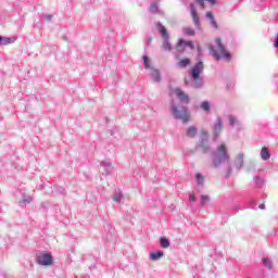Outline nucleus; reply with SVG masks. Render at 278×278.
<instances>
[{"label":"nucleus","instance_id":"14","mask_svg":"<svg viewBox=\"0 0 278 278\" xmlns=\"http://www.w3.org/2000/svg\"><path fill=\"white\" fill-rule=\"evenodd\" d=\"M161 247L162 249H168L170 247V241L166 237L161 238Z\"/></svg>","mask_w":278,"mask_h":278},{"label":"nucleus","instance_id":"21","mask_svg":"<svg viewBox=\"0 0 278 278\" xmlns=\"http://www.w3.org/2000/svg\"><path fill=\"white\" fill-rule=\"evenodd\" d=\"M121 199H123V194H121V193H115L113 195V201H115V203H118V201H121Z\"/></svg>","mask_w":278,"mask_h":278},{"label":"nucleus","instance_id":"18","mask_svg":"<svg viewBox=\"0 0 278 278\" xmlns=\"http://www.w3.org/2000/svg\"><path fill=\"white\" fill-rule=\"evenodd\" d=\"M184 33L186 34V36H194V29L190 28V27H185L184 28Z\"/></svg>","mask_w":278,"mask_h":278},{"label":"nucleus","instance_id":"8","mask_svg":"<svg viewBox=\"0 0 278 278\" xmlns=\"http://www.w3.org/2000/svg\"><path fill=\"white\" fill-rule=\"evenodd\" d=\"M222 131H223V121L217 119L213 130L214 140L218 139V136H220Z\"/></svg>","mask_w":278,"mask_h":278},{"label":"nucleus","instance_id":"22","mask_svg":"<svg viewBox=\"0 0 278 278\" xmlns=\"http://www.w3.org/2000/svg\"><path fill=\"white\" fill-rule=\"evenodd\" d=\"M2 45H4V46L12 45V38H3L2 39Z\"/></svg>","mask_w":278,"mask_h":278},{"label":"nucleus","instance_id":"4","mask_svg":"<svg viewBox=\"0 0 278 278\" xmlns=\"http://www.w3.org/2000/svg\"><path fill=\"white\" fill-rule=\"evenodd\" d=\"M172 112L174 116L182 121V123H188V121H190V113H188V110H186L182 105L173 106Z\"/></svg>","mask_w":278,"mask_h":278},{"label":"nucleus","instance_id":"33","mask_svg":"<svg viewBox=\"0 0 278 278\" xmlns=\"http://www.w3.org/2000/svg\"><path fill=\"white\" fill-rule=\"evenodd\" d=\"M265 207H266V205H264V204H261V205H260V208H261V210H265Z\"/></svg>","mask_w":278,"mask_h":278},{"label":"nucleus","instance_id":"24","mask_svg":"<svg viewBox=\"0 0 278 278\" xmlns=\"http://www.w3.org/2000/svg\"><path fill=\"white\" fill-rule=\"evenodd\" d=\"M206 17H208L210 21H214V13H212L211 11H207Z\"/></svg>","mask_w":278,"mask_h":278},{"label":"nucleus","instance_id":"2","mask_svg":"<svg viewBox=\"0 0 278 278\" xmlns=\"http://www.w3.org/2000/svg\"><path fill=\"white\" fill-rule=\"evenodd\" d=\"M203 68H205V66L201 61L198 62L193 67H191L189 75L192 78L193 88H201L203 86V76H201V73H203Z\"/></svg>","mask_w":278,"mask_h":278},{"label":"nucleus","instance_id":"1","mask_svg":"<svg viewBox=\"0 0 278 278\" xmlns=\"http://www.w3.org/2000/svg\"><path fill=\"white\" fill-rule=\"evenodd\" d=\"M215 45H216V49L212 45L208 46L210 54L213 55V58L217 61L225 60L226 62H231V58H232L231 52L227 50V48L223 43V39L215 38Z\"/></svg>","mask_w":278,"mask_h":278},{"label":"nucleus","instance_id":"34","mask_svg":"<svg viewBox=\"0 0 278 278\" xmlns=\"http://www.w3.org/2000/svg\"><path fill=\"white\" fill-rule=\"evenodd\" d=\"M202 135L204 136V138H207V132H202Z\"/></svg>","mask_w":278,"mask_h":278},{"label":"nucleus","instance_id":"28","mask_svg":"<svg viewBox=\"0 0 278 278\" xmlns=\"http://www.w3.org/2000/svg\"><path fill=\"white\" fill-rule=\"evenodd\" d=\"M203 112H210V105H202Z\"/></svg>","mask_w":278,"mask_h":278},{"label":"nucleus","instance_id":"27","mask_svg":"<svg viewBox=\"0 0 278 278\" xmlns=\"http://www.w3.org/2000/svg\"><path fill=\"white\" fill-rule=\"evenodd\" d=\"M195 177H197L199 184H203V179L204 178H203V176L201 174H197Z\"/></svg>","mask_w":278,"mask_h":278},{"label":"nucleus","instance_id":"5","mask_svg":"<svg viewBox=\"0 0 278 278\" xmlns=\"http://www.w3.org/2000/svg\"><path fill=\"white\" fill-rule=\"evenodd\" d=\"M157 29H159L162 38L165 39L162 43V49H164V51H173V46H170V42L168 41V38H170V36L168 35L166 27L164 25H162V23H159Z\"/></svg>","mask_w":278,"mask_h":278},{"label":"nucleus","instance_id":"7","mask_svg":"<svg viewBox=\"0 0 278 278\" xmlns=\"http://www.w3.org/2000/svg\"><path fill=\"white\" fill-rule=\"evenodd\" d=\"M190 10L194 26L197 27V29H201V21L199 17V13L197 12V8L194 7V3L190 4Z\"/></svg>","mask_w":278,"mask_h":278},{"label":"nucleus","instance_id":"30","mask_svg":"<svg viewBox=\"0 0 278 278\" xmlns=\"http://www.w3.org/2000/svg\"><path fill=\"white\" fill-rule=\"evenodd\" d=\"M189 201L194 202V193H190Z\"/></svg>","mask_w":278,"mask_h":278},{"label":"nucleus","instance_id":"13","mask_svg":"<svg viewBox=\"0 0 278 278\" xmlns=\"http://www.w3.org/2000/svg\"><path fill=\"white\" fill-rule=\"evenodd\" d=\"M262 160H270V153L268 152V148L263 147L261 150Z\"/></svg>","mask_w":278,"mask_h":278},{"label":"nucleus","instance_id":"19","mask_svg":"<svg viewBox=\"0 0 278 278\" xmlns=\"http://www.w3.org/2000/svg\"><path fill=\"white\" fill-rule=\"evenodd\" d=\"M150 11H151L153 14H157V13L160 12V9L157 8V4L152 3L151 7H150Z\"/></svg>","mask_w":278,"mask_h":278},{"label":"nucleus","instance_id":"6","mask_svg":"<svg viewBox=\"0 0 278 278\" xmlns=\"http://www.w3.org/2000/svg\"><path fill=\"white\" fill-rule=\"evenodd\" d=\"M37 263L40 264V266H51V264H53V257L51 254L43 253L37 256Z\"/></svg>","mask_w":278,"mask_h":278},{"label":"nucleus","instance_id":"3","mask_svg":"<svg viewBox=\"0 0 278 278\" xmlns=\"http://www.w3.org/2000/svg\"><path fill=\"white\" fill-rule=\"evenodd\" d=\"M225 162H229V153H227V146L222 143L217 148V154L213 160V166L218 168V166H220V164H225Z\"/></svg>","mask_w":278,"mask_h":278},{"label":"nucleus","instance_id":"15","mask_svg":"<svg viewBox=\"0 0 278 278\" xmlns=\"http://www.w3.org/2000/svg\"><path fill=\"white\" fill-rule=\"evenodd\" d=\"M195 1L197 3H200L202 10L205 9V2H204L205 0H195ZM206 1H208V3H211L212 5L216 4V0H206Z\"/></svg>","mask_w":278,"mask_h":278},{"label":"nucleus","instance_id":"36","mask_svg":"<svg viewBox=\"0 0 278 278\" xmlns=\"http://www.w3.org/2000/svg\"><path fill=\"white\" fill-rule=\"evenodd\" d=\"M49 21H51V16H49Z\"/></svg>","mask_w":278,"mask_h":278},{"label":"nucleus","instance_id":"35","mask_svg":"<svg viewBox=\"0 0 278 278\" xmlns=\"http://www.w3.org/2000/svg\"><path fill=\"white\" fill-rule=\"evenodd\" d=\"M1 42H3V37L0 36V45H1Z\"/></svg>","mask_w":278,"mask_h":278},{"label":"nucleus","instance_id":"31","mask_svg":"<svg viewBox=\"0 0 278 278\" xmlns=\"http://www.w3.org/2000/svg\"><path fill=\"white\" fill-rule=\"evenodd\" d=\"M155 75H156V77H155V81H160V72H155Z\"/></svg>","mask_w":278,"mask_h":278},{"label":"nucleus","instance_id":"29","mask_svg":"<svg viewBox=\"0 0 278 278\" xmlns=\"http://www.w3.org/2000/svg\"><path fill=\"white\" fill-rule=\"evenodd\" d=\"M229 123H230V125H236V118L230 117V118H229Z\"/></svg>","mask_w":278,"mask_h":278},{"label":"nucleus","instance_id":"25","mask_svg":"<svg viewBox=\"0 0 278 278\" xmlns=\"http://www.w3.org/2000/svg\"><path fill=\"white\" fill-rule=\"evenodd\" d=\"M211 25L214 27V29H218V23H216V20H211Z\"/></svg>","mask_w":278,"mask_h":278},{"label":"nucleus","instance_id":"32","mask_svg":"<svg viewBox=\"0 0 278 278\" xmlns=\"http://www.w3.org/2000/svg\"><path fill=\"white\" fill-rule=\"evenodd\" d=\"M202 105H210V102L204 101V102H202Z\"/></svg>","mask_w":278,"mask_h":278},{"label":"nucleus","instance_id":"10","mask_svg":"<svg viewBox=\"0 0 278 278\" xmlns=\"http://www.w3.org/2000/svg\"><path fill=\"white\" fill-rule=\"evenodd\" d=\"M176 94H177L179 101H181V103H190V98H188V94H186V92L181 91V89H177Z\"/></svg>","mask_w":278,"mask_h":278},{"label":"nucleus","instance_id":"11","mask_svg":"<svg viewBox=\"0 0 278 278\" xmlns=\"http://www.w3.org/2000/svg\"><path fill=\"white\" fill-rule=\"evenodd\" d=\"M161 257H164V252L163 251H156V252H152L150 254V260L152 262H157V260H160Z\"/></svg>","mask_w":278,"mask_h":278},{"label":"nucleus","instance_id":"16","mask_svg":"<svg viewBox=\"0 0 278 278\" xmlns=\"http://www.w3.org/2000/svg\"><path fill=\"white\" fill-rule=\"evenodd\" d=\"M187 136L189 138H194V136H197V128L194 127H189L187 130Z\"/></svg>","mask_w":278,"mask_h":278},{"label":"nucleus","instance_id":"12","mask_svg":"<svg viewBox=\"0 0 278 278\" xmlns=\"http://www.w3.org/2000/svg\"><path fill=\"white\" fill-rule=\"evenodd\" d=\"M190 64H192V61L188 58H185V59L180 60V62L178 63V67L186 68L187 66H190Z\"/></svg>","mask_w":278,"mask_h":278},{"label":"nucleus","instance_id":"23","mask_svg":"<svg viewBox=\"0 0 278 278\" xmlns=\"http://www.w3.org/2000/svg\"><path fill=\"white\" fill-rule=\"evenodd\" d=\"M201 149H202L203 153H207V151L210 150V147H207V144H205V143H202Z\"/></svg>","mask_w":278,"mask_h":278},{"label":"nucleus","instance_id":"26","mask_svg":"<svg viewBox=\"0 0 278 278\" xmlns=\"http://www.w3.org/2000/svg\"><path fill=\"white\" fill-rule=\"evenodd\" d=\"M207 201H210V197H207V195H202V197H201V202H202L203 204L207 203Z\"/></svg>","mask_w":278,"mask_h":278},{"label":"nucleus","instance_id":"17","mask_svg":"<svg viewBox=\"0 0 278 278\" xmlns=\"http://www.w3.org/2000/svg\"><path fill=\"white\" fill-rule=\"evenodd\" d=\"M262 262H263L265 268H268V269L273 268V263L270 262V260L263 258Z\"/></svg>","mask_w":278,"mask_h":278},{"label":"nucleus","instance_id":"20","mask_svg":"<svg viewBox=\"0 0 278 278\" xmlns=\"http://www.w3.org/2000/svg\"><path fill=\"white\" fill-rule=\"evenodd\" d=\"M143 64H144L146 68L151 67V61H149V56H147V55L143 56Z\"/></svg>","mask_w":278,"mask_h":278},{"label":"nucleus","instance_id":"9","mask_svg":"<svg viewBox=\"0 0 278 278\" xmlns=\"http://www.w3.org/2000/svg\"><path fill=\"white\" fill-rule=\"evenodd\" d=\"M185 47H189L190 49H194V43L192 41H186L184 39H179L177 43L178 51H184Z\"/></svg>","mask_w":278,"mask_h":278}]
</instances>
